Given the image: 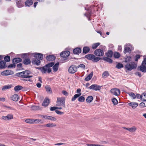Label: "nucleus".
<instances>
[{"instance_id": "nucleus-18", "label": "nucleus", "mask_w": 146, "mask_h": 146, "mask_svg": "<svg viewBox=\"0 0 146 146\" xmlns=\"http://www.w3.org/2000/svg\"><path fill=\"white\" fill-rule=\"evenodd\" d=\"M59 63L57 62L55 64H54V65L53 66L52 69L54 72H55L58 70L59 68Z\"/></svg>"}, {"instance_id": "nucleus-8", "label": "nucleus", "mask_w": 146, "mask_h": 146, "mask_svg": "<svg viewBox=\"0 0 146 146\" xmlns=\"http://www.w3.org/2000/svg\"><path fill=\"white\" fill-rule=\"evenodd\" d=\"M110 92L112 94L115 96L119 95L120 93V90L119 89L116 88L111 89L110 90Z\"/></svg>"}, {"instance_id": "nucleus-59", "label": "nucleus", "mask_w": 146, "mask_h": 146, "mask_svg": "<svg viewBox=\"0 0 146 146\" xmlns=\"http://www.w3.org/2000/svg\"><path fill=\"white\" fill-rule=\"evenodd\" d=\"M142 63V65H145V66L146 67V57L144 58Z\"/></svg>"}, {"instance_id": "nucleus-19", "label": "nucleus", "mask_w": 146, "mask_h": 146, "mask_svg": "<svg viewBox=\"0 0 146 146\" xmlns=\"http://www.w3.org/2000/svg\"><path fill=\"white\" fill-rule=\"evenodd\" d=\"M11 99L14 101L17 102L19 99L18 96L16 94H14L11 97Z\"/></svg>"}, {"instance_id": "nucleus-58", "label": "nucleus", "mask_w": 146, "mask_h": 146, "mask_svg": "<svg viewBox=\"0 0 146 146\" xmlns=\"http://www.w3.org/2000/svg\"><path fill=\"white\" fill-rule=\"evenodd\" d=\"M55 112L58 114H62L64 113L58 110H56L55 111Z\"/></svg>"}, {"instance_id": "nucleus-2", "label": "nucleus", "mask_w": 146, "mask_h": 146, "mask_svg": "<svg viewBox=\"0 0 146 146\" xmlns=\"http://www.w3.org/2000/svg\"><path fill=\"white\" fill-rule=\"evenodd\" d=\"M30 74H31V72L30 71L25 70L21 72L17 73L16 74V75L22 79H24L33 77L32 76L29 75Z\"/></svg>"}, {"instance_id": "nucleus-20", "label": "nucleus", "mask_w": 146, "mask_h": 146, "mask_svg": "<svg viewBox=\"0 0 146 146\" xmlns=\"http://www.w3.org/2000/svg\"><path fill=\"white\" fill-rule=\"evenodd\" d=\"M128 105L131 106L133 109H134L138 106V104L136 102H131L129 103Z\"/></svg>"}, {"instance_id": "nucleus-17", "label": "nucleus", "mask_w": 146, "mask_h": 146, "mask_svg": "<svg viewBox=\"0 0 146 146\" xmlns=\"http://www.w3.org/2000/svg\"><path fill=\"white\" fill-rule=\"evenodd\" d=\"M22 61V60L20 58H15L13 59L12 62L13 63L16 64L21 62Z\"/></svg>"}, {"instance_id": "nucleus-24", "label": "nucleus", "mask_w": 146, "mask_h": 146, "mask_svg": "<svg viewBox=\"0 0 146 146\" xmlns=\"http://www.w3.org/2000/svg\"><path fill=\"white\" fill-rule=\"evenodd\" d=\"M73 52L75 54H78L81 52V49L80 48H77L73 50Z\"/></svg>"}, {"instance_id": "nucleus-31", "label": "nucleus", "mask_w": 146, "mask_h": 146, "mask_svg": "<svg viewBox=\"0 0 146 146\" xmlns=\"http://www.w3.org/2000/svg\"><path fill=\"white\" fill-rule=\"evenodd\" d=\"M90 50V48L88 47H84L83 49V52L85 54H86L89 52Z\"/></svg>"}, {"instance_id": "nucleus-5", "label": "nucleus", "mask_w": 146, "mask_h": 146, "mask_svg": "<svg viewBox=\"0 0 146 146\" xmlns=\"http://www.w3.org/2000/svg\"><path fill=\"white\" fill-rule=\"evenodd\" d=\"M35 57L36 58L32 61V63L33 64L39 65L40 63V60H42L43 59V55H36Z\"/></svg>"}, {"instance_id": "nucleus-30", "label": "nucleus", "mask_w": 146, "mask_h": 146, "mask_svg": "<svg viewBox=\"0 0 146 146\" xmlns=\"http://www.w3.org/2000/svg\"><path fill=\"white\" fill-rule=\"evenodd\" d=\"M40 123L42 124L43 123V122L40 119H33V123Z\"/></svg>"}, {"instance_id": "nucleus-29", "label": "nucleus", "mask_w": 146, "mask_h": 146, "mask_svg": "<svg viewBox=\"0 0 146 146\" xmlns=\"http://www.w3.org/2000/svg\"><path fill=\"white\" fill-rule=\"evenodd\" d=\"M93 75V72H91L88 76L85 79V80L86 81L90 80L92 78Z\"/></svg>"}, {"instance_id": "nucleus-42", "label": "nucleus", "mask_w": 146, "mask_h": 146, "mask_svg": "<svg viewBox=\"0 0 146 146\" xmlns=\"http://www.w3.org/2000/svg\"><path fill=\"white\" fill-rule=\"evenodd\" d=\"M78 99V101L80 102H83L85 100V97L84 96H82L79 97Z\"/></svg>"}, {"instance_id": "nucleus-23", "label": "nucleus", "mask_w": 146, "mask_h": 146, "mask_svg": "<svg viewBox=\"0 0 146 146\" xmlns=\"http://www.w3.org/2000/svg\"><path fill=\"white\" fill-rule=\"evenodd\" d=\"M46 59L48 61H52L55 60V57L54 55H48L46 56Z\"/></svg>"}, {"instance_id": "nucleus-39", "label": "nucleus", "mask_w": 146, "mask_h": 146, "mask_svg": "<svg viewBox=\"0 0 146 146\" xmlns=\"http://www.w3.org/2000/svg\"><path fill=\"white\" fill-rule=\"evenodd\" d=\"M62 109V108H61L60 107H58V106H54L51 107L50 108V110L51 111H53L55 110L56 109L58 110H61Z\"/></svg>"}, {"instance_id": "nucleus-46", "label": "nucleus", "mask_w": 146, "mask_h": 146, "mask_svg": "<svg viewBox=\"0 0 146 146\" xmlns=\"http://www.w3.org/2000/svg\"><path fill=\"white\" fill-rule=\"evenodd\" d=\"M63 54H64V55H70V52L68 50L63 51L60 53V55H63Z\"/></svg>"}, {"instance_id": "nucleus-56", "label": "nucleus", "mask_w": 146, "mask_h": 146, "mask_svg": "<svg viewBox=\"0 0 146 146\" xmlns=\"http://www.w3.org/2000/svg\"><path fill=\"white\" fill-rule=\"evenodd\" d=\"M11 88V86H4L2 88L3 90L7 89H9Z\"/></svg>"}, {"instance_id": "nucleus-4", "label": "nucleus", "mask_w": 146, "mask_h": 146, "mask_svg": "<svg viewBox=\"0 0 146 146\" xmlns=\"http://www.w3.org/2000/svg\"><path fill=\"white\" fill-rule=\"evenodd\" d=\"M100 55H98V56H96L97 55H85V58L88 60H92L94 62H96L102 58L99 57Z\"/></svg>"}, {"instance_id": "nucleus-26", "label": "nucleus", "mask_w": 146, "mask_h": 146, "mask_svg": "<svg viewBox=\"0 0 146 146\" xmlns=\"http://www.w3.org/2000/svg\"><path fill=\"white\" fill-rule=\"evenodd\" d=\"M23 62L25 65H28L31 63V61L29 58H26L23 60Z\"/></svg>"}, {"instance_id": "nucleus-41", "label": "nucleus", "mask_w": 146, "mask_h": 146, "mask_svg": "<svg viewBox=\"0 0 146 146\" xmlns=\"http://www.w3.org/2000/svg\"><path fill=\"white\" fill-rule=\"evenodd\" d=\"M25 121L27 123L33 124V119H27Z\"/></svg>"}, {"instance_id": "nucleus-13", "label": "nucleus", "mask_w": 146, "mask_h": 146, "mask_svg": "<svg viewBox=\"0 0 146 146\" xmlns=\"http://www.w3.org/2000/svg\"><path fill=\"white\" fill-rule=\"evenodd\" d=\"M77 67L73 65L70 67L68 69V71L70 73L73 74L77 71Z\"/></svg>"}, {"instance_id": "nucleus-47", "label": "nucleus", "mask_w": 146, "mask_h": 146, "mask_svg": "<svg viewBox=\"0 0 146 146\" xmlns=\"http://www.w3.org/2000/svg\"><path fill=\"white\" fill-rule=\"evenodd\" d=\"M100 44L99 42L93 44L92 45V48L94 49H95L97 48Z\"/></svg>"}, {"instance_id": "nucleus-34", "label": "nucleus", "mask_w": 146, "mask_h": 146, "mask_svg": "<svg viewBox=\"0 0 146 146\" xmlns=\"http://www.w3.org/2000/svg\"><path fill=\"white\" fill-rule=\"evenodd\" d=\"M23 88V87L21 86L18 85L15 86L14 87V90L16 92L18 91H19L22 89Z\"/></svg>"}, {"instance_id": "nucleus-3", "label": "nucleus", "mask_w": 146, "mask_h": 146, "mask_svg": "<svg viewBox=\"0 0 146 146\" xmlns=\"http://www.w3.org/2000/svg\"><path fill=\"white\" fill-rule=\"evenodd\" d=\"M65 99L64 97H62L58 98L57 99L56 106L58 107H60L62 108V107L65 108Z\"/></svg>"}, {"instance_id": "nucleus-48", "label": "nucleus", "mask_w": 146, "mask_h": 146, "mask_svg": "<svg viewBox=\"0 0 146 146\" xmlns=\"http://www.w3.org/2000/svg\"><path fill=\"white\" fill-rule=\"evenodd\" d=\"M128 94L129 96L131 97L133 99H134L136 98V96L134 93L132 92H130L128 93Z\"/></svg>"}, {"instance_id": "nucleus-44", "label": "nucleus", "mask_w": 146, "mask_h": 146, "mask_svg": "<svg viewBox=\"0 0 146 146\" xmlns=\"http://www.w3.org/2000/svg\"><path fill=\"white\" fill-rule=\"evenodd\" d=\"M111 101L113 104L115 105L117 104L118 102L117 99L115 98H113L111 99Z\"/></svg>"}, {"instance_id": "nucleus-22", "label": "nucleus", "mask_w": 146, "mask_h": 146, "mask_svg": "<svg viewBox=\"0 0 146 146\" xmlns=\"http://www.w3.org/2000/svg\"><path fill=\"white\" fill-rule=\"evenodd\" d=\"M93 100V98L92 96H88L86 99V101L88 104L91 103Z\"/></svg>"}, {"instance_id": "nucleus-63", "label": "nucleus", "mask_w": 146, "mask_h": 146, "mask_svg": "<svg viewBox=\"0 0 146 146\" xmlns=\"http://www.w3.org/2000/svg\"><path fill=\"white\" fill-rule=\"evenodd\" d=\"M37 87L38 88H40L41 87V84L40 83H38L36 84Z\"/></svg>"}, {"instance_id": "nucleus-54", "label": "nucleus", "mask_w": 146, "mask_h": 146, "mask_svg": "<svg viewBox=\"0 0 146 146\" xmlns=\"http://www.w3.org/2000/svg\"><path fill=\"white\" fill-rule=\"evenodd\" d=\"M77 68H81L82 69H84L85 68V65L83 64H80L78 65L77 67Z\"/></svg>"}, {"instance_id": "nucleus-16", "label": "nucleus", "mask_w": 146, "mask_h": 146, "mask_svg": "<svg viewBox=\"0 0 146 146\" xmlns=\"http://www.w3.org/2000/svg\"><path fill=\"white\" fill-rule=\"evenodd\" d=\"M50 103V100L48 98H46L42 104V105L44 107L48 106Z\"/></svg>"}, {"instance_id": "nucleus-53", "label": "nucleus", "mask_w": 146, "mask_h": 146, "mask_svg": "<svg viewBox=\"0 0 146 146\" xmlns=\"http://www.w3.org/2000/svg\"><path fill=\"white\" fill-rule=\"evenodd\" d=\"M80 96H79V95L77 94H76L74 95L73 96V97L72 99V101H73L75 100L77 98Z\"/></svg>"}, {"instance_id": "nucleus-62", "label": "nucleus", "mask_w": 146, "mask_h": 146, "mask_svg": "<svg viewBox=\"0 0 146 146\" xmlns=\"http://www.w3.org/2000/svg\"><path fill=\"white\" fill-rule=\"evenodd\" d=\"M113 52L111 50H109L107 52V55H113Z\"/></svg>"}, {"instance_id": "nucleus-64", "label": "nucleus", "mask_w": 146, "mask_h": 146, "mask_svg": "<svg viewBox=\"0 0 146 146\" xmlns=\"http://www.w3.org/2000/svg\"><path fill=\"white\" fill-rule=\"evenodd\" d=\"M136 96L138 99L140 98L141 99V95H140L139 94H137Z\"/></svg>"}, {"instance_id": "nucleus-49", "label": "nucleus", "mask_w": 146, "mask_h": 146, "mask_svg": "<svg viewBox=\"0 0 146 146\" xmlns=\"http://www.w3.org/2000/svg\"><path fill=\"white\" fill-rule=\"evenodd\" d=\"M16 66V65L15 64L13 63V64H11L9 65L8 66L7 68H15Z\"/></svg>"}, {"instance_id": "nucleus-28", "label": "nucleus", "mask_w": 146, "mask_h": 146, "mask_svg": "<svg viewBox=\"0 0 146 146\" xmlns=\"http://www.w3.org/2000/svg\"><path fill=\"white\" fill-rule=\"evenodd\" d=\"M6 67V63L3 60H2L0 62V68H3Z\"/></svg>"}, {"instance_id": "nucleus-15", "label": "nucleus", "mask_w": 146, "mask_h": 146, "mask_svg": "<svg viewBox=\"0 0 146 146\" xmlns=\"http://www.w3.org/2000/svg\"><path fill=\"white\" fill-rule=\"evenodd\" d=\"M112 56V55H106V56L103 58V59L105 61L108 62L110 63H111L112 62V60L111 58Z\"/></svg>"}, {"instance_id": "nucleus-35", "label": "nucleus", "mask_w": 146, "mask_h": 146, "mask_svg": "<svg viewBox=\"0 0 146 146\" xmlns=\"http://www.w3.org/2000/svg\"><path fill=\"white\" fill-rule=\"evenodd\" d=\"M45 89L46 92L49 94H51L52 92L51 88L50 87L47 86L45 87Z\"/></svg>"}, {"instance_id": "nucleus-10", "label": "nucleus", "mask_w": 146, "mask_h": 146, "mask_svg": "<svg viewBox=\"0 0 146 146\" xmlns=\"http://www.w3.org/2000/svg\"><path fill=\"white\" fill-rule=\"evenodd\" d=\"M131 48V45L130 44H126L124 46V49L123 51L124 53L126 54L127 52H130L131 51L130 49Z\"/></svg>"}, {"instance_id": "nucleus-6", "label": "nucleus", "mask_w": 146, "mask_h": 146, "mask_svg": "<svg viewBox=\"0 0 146 146\" xmlns=\"http://www.w3.org/2000/svg\"><path fill=\"white\" fill-rule=\"evenodd\" d=\"M137 64L134 62H132L131 64H127L125 66V69L127 70H131L136 68L137 67Z\"/></svg>"}, {"instance_id": "nucleus-21", "label": "nucleus", "mask_w": 146, "mask_h": 146, "mask_svg": "<svg viewBox=\"0 0 146 146\" xmlns=\"http://www.w3.org/2000/svg\"><path fill=\"white\" fill-rule=\"evenodd\" d=\"M95 55H104L103 51L100 49L96 50L94 52Z\"/></svg>"}, {"instance_id": "nucleus-37", "label": "nucleus", "mask_w": 146, "mask_h": 146, "mask_svg": "<svg viewBox=\"0 0 146 146\" xmlns=\"http://www.w3.org/2000/svg\"><path fill=\"white\" fill-rule=\"evenodd\" d=\"M17 7L19 8H21L23 7V5L21 1H17Z\"/></svg>"}, {"instance_id": "nucleus-57", "label": "nucleus", "mask_w": 146, "mask_h": 146, "mask_svg": "<svg viewBox=\"0 0 146 146\" xmlns=\"http://www.w3.org/2000/svg\"><path fill=\"white\" fill-rule=\"evenodd\" d=\"M4 107L5 108H7L8 109L11 110H15V109L13 108L10 107V106H5Z\"/></svg>"}, {"instance_id": "nucleus-14", "label": "nucleus", "mask_w": 146, "mask_h": 146, "mask_svg": "<svg viewBox=\"0 0 146 146\" xmlns=\"http://www.w3.org/2000/svg\"><path fill=\"white\" fill-rule=\"evenodd\" d=\"M124 129L131 133H135L137 129V128L135 126H133L129 128L124 127Z\"/></svg>"}, {"instance_id": "nucleus-9", "label": "nucleus", "mask_w": 146, "mask_h": 146, "mask_svg": "<svg viewBox=\"0 0 146 146\" xmlns=\"http://www.w3.org/2000/svg\"><path fill=\"white\" fill-rule=\"evenodd\" d=\"M101 88V86L97 84H93L90 86L88 88L90 90H92L96 91L100 90Z\"/></svg>"}, {"instance_id": "nucleus-25", "label": "nucleus", "mask_w": 146, "mask_h": 146, "mask_svg": "<svg viewBox=\"0 0 146 146\" xmlns=\"http://www.w3.org/2000/svg\"><path fill=\"white\" fill-rule=\"evenodd\" d=\"M139 68L140 70L142 72H146V67L145 65H142V63H141V65L139 66Z\"/></svg>"}, {"instance_id": "nucleus-40", "label": "nucleus", "mask_w": 146, "mask_h": 146, "mask_svg": "<svg viewBox=\"0 0 146 146\" xmlns=\"http://www.w3.org/2000/svg\"><path fill=\"white\" fill-rule=\"evenodd\" d=\"M139 106L141 108L146 107V101H143V102L141 103Z\"/></svg>"}, {"instance_id": "nucleus-60", "label": "nucleus", "mask_w": 146, "mask_h": 146, "mask_svg": "<svg viewBox=\"0 0 146 146\" xmlns=\"http://www.w3.org/2000/svg\"><path fill=\"white\" fill-rule=\"evenodd\" d=\"M140 58V55H136L134 59L135 61H137Z\"/></svg>"}, {"instance_id": "nucleus-7", "label": "nucleus", "mask_w": 146, "mask_h": 146, "mask_svg": "<svg viewBox=\"0 0 146 146\" xmlns=\"http://www.w3.org/2000/svg\"><path fill=\"white\" fill-rule=\"evenodd\" d=\"M39 116L40 117L43 118L45 119H47L53 121H55L57 120L54 117L45 115H39Z\"/></svg>"}, {"instance_id": "nucleus-36", "label": "nucleus", "mask_w": 146, "mask_h": 146, "mask_svg": "<svg viewBox=\"0 0 146 146\" xmlns=\"http://www.w3.org/2000/svg\"><path fill=\"white\" fill-rule=\"evenodd\" d=\"M25 3L27 6H29L33 4V2L32 0H27L25 2Z\"/></svg>"}, {"instance_id": "nucleus-51", "label": "nucleus", "mask_w": 146, "mask_h": 146, "mask_svg": "<svg viewBox=\"0 0 146 146\" xmlns=\"http://www.w3.org/2000/svg\"><path fill=\"white\" fill-rule=\"evenodd\" d=\"M17 67L19 70H23V68L21 63H19L17 65Z\"/></svg>"}, {"instance_id": "nucleus-55", "label": "nucleus", "mask_w": 146, "mask_h": 146, "mask_svg": "<svg viewBox=\"0 0 146 146\" xmlns=\"http://www.w3.org/2000/svg\"><path fill=\"white\" fill-rule=\"evenodd\" d=\"M81 90L80 89H78L77 90L76 93L77 94L79 95L80 96L81 95Z\"/></svg>"}, {"instance_id": "nucleus-12", "label": "nucleus", "mask_w": 146, "mask_h": 146, "mask_svg": "<svg viewBox=\"0 0 146 146\" xmlns=\"http://www.w3.org/2000/svg\"><path fill=\"white\" fill-rule=\"evenodd\" d=\"M13 115L12 114H8L6 116H2L1 119L5 121H8L13 119Z\"/></svg>"}, {"instance_id": "nucleus-61", "label": "nucleus", "mask_w": 146, "mask_h": 146, "mask_svg": "<svg viewBox=\"0 0 146 146\" xmlns=\"http://www.w3.org/2000/svg\"><path fill=\"white\" fill-rule=\"evenodd\" d=\"M62 93L64 95V96H67L68 95V93L65 90L62 91Z\"/></svg>"}, {"instance_id": "nucleus-1", "label": "nucleus", "mask_w": 146, "mask_h": 146, "mask_svg": "<svg viewBox=\"0 0 146 146\" xmlns=\"http://www.w3.org/2000/svg\"><path fill=\"white\" fill-rule=\"evenodd\" d=\"M54 64V63L51 62L47 64L42 68H36L40 70L42 73H45L46 72L50 73L52 70L50 67H52Z\"/></svg>"}, {"instance_id": "nucleus-32", "label": "nucleus", "mask_w": 146, "mask_h": 146, "mask_svg": "<svg viewBox=\"0 0 146 146\" xmlns=\"http://www.w3.org/2000/svg\"><path fill=\"white\" fill-rule=\"evenodd\" d=\"M56 125L52 123H50L47 124L44 126L48 127H53L56 126Z\"/></svg>"}, {"instance_id": "nucleus-52", "label": "nucleus", "mask_w": 146, "mask_h": 146, "mask_svg": "<svg viewBox=\"0 0 146 146\" xmlns=\"http://www.w3.org/2000/svg\"><path fill=\"white\" fill-rule=\"evenodd\" d=\"M123 65L121 63L117 64L116 66V67L118 69H120L123 67Z\"/></svg>"}, {"instance_id": "nucleus-43", "label": "nucleus", "mask_w": 146, "mask_h": 146, "mask_svg": "<svg viewBox=\"0 0 146 146\" xmlns=\"http://www.w3.org/2000/svg\"><path fill=\"white\" fill-rule=\"evenodd\" d=\"M70 55H61V59L63 60H67L69 59L68 57Z\"/></svg>"}, {"instance_id": "nucleus-33", "label": "nucleus", "mask_w": 146, "mask_h": 146, "mask_svg": "<svg viewBox=\"0 0 146 146\" xmlns=\"http://www.w3.org/2000/svg\"><path fill=\"white\" fill-rule=\"evenodd\" d=\"M141 100L143 101H146V93H143L141 95Z\"/></svg>"}, {"instance_id": "nucleus-50", "label": "nucleus", "mask_w": 146, "mask_h": 146, "mask_svg": "<svg viewBox=\"0 0 146 146\" xmlns=\"http://www.w3.org/2000/svg\"><path fill=\"white\" fill-rule=\"evenodd\" d=\"M31 108L32 110H38L39 108V107L37 106H31Z\"/></svg>"}, {"instance_id": "nucleus-45", "label": "nucleus", "mask_w": 146, "mask_h": 146, "mask_svg": "<svg viewBox=\"0 0 146 146\" xmlns=\"http://www.w3.org/2000/svg\"><path fill=\"white\" fill-rule=\"evenodd\" d=\"M109 75L108 72L107 71L104 72L102 75V77L104 78H106Z\"/></svg>"}, {"instance_id": "nucleus-27", "label": "nucleus", "mask_w": 146, "mask_h": 146, "mask_svg": "<svg viewBox=\"0 0 146 146\" xmlns=\"http://www.w3.org/2000/svg\"><path fill=\"white\" fill-rule=\"evenodd\" d=\"M4 61L5 62H9L11 60V58L9 55H6L3 57Z\"/></svg>"}, {"instance_id": "nucleus-11", "label": "nucleus", "mask_w": 146, "mask_h": 146, "mask_svg": "<svg viewBox=\"0 0 146 146\" xmlns=\"http://www.w3.org/2000/svg\"><path fill=\"white\" fill-rule=\"evenodd\" d=\"M14 72L13 71L9 70H6L1 72V74L3 76H7L13 74Z\"/></svg>"}, {"instance_id": "nucleus-38", "label": "nucleus", "mask_w": 146, "mask_h": 146, "mask_svg": "<svg viewBox=\"0 0 146 146\" xmlns=\"http://www.w3.org/2000/svg\"><path fill=\"white\" fill-rule=\"evenodd\" d=\"M131 57L129 56H126L125 58V62H129L131 60Z\"/></svg>"}]
</instances>
